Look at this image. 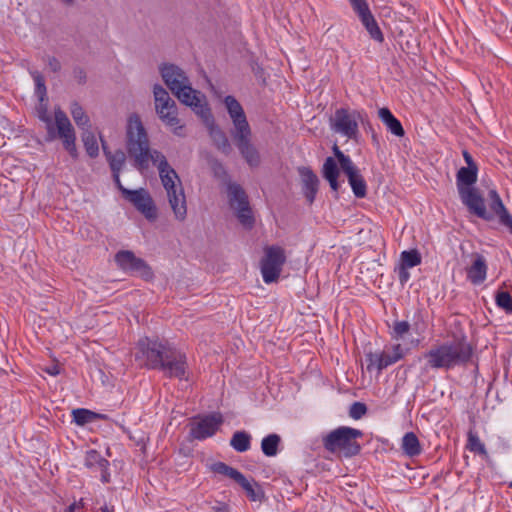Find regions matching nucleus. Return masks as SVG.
<instances>
[{
  "label": "nucleus",
  "instance_id": "61",
  "mask_svg": "<svg viewBox=\"0 0 512 512\" xmlns=\"http://www.w3.org/2000/svg\"><path fill=\"white\" fill-rule=\"evenodd\" d=\"M418 48V44L415 45V47L412 48V52L414 53V50Z\"/></svg>",
  "mask_w": 512,
  "mask_h": 512
},
{
  "label": "nucleus",
  "instance_id": "15",
  "mask_svg": "<svg viewBox=\"0 0 512 512\" xmlns=\"http://www.w3.org/2000/svg\"><path fill=\"white\" fill-rule=\"evenodd\" d=\"M223 103L232 121V137L251 130L245 111L240 102L234 96H226L223 99Z\"/></svg>",
  "mask_w": 512,
  "mask_h": 512
},
{
  "label": "nucleus",
  "instance_id": "51",
  "mask_svg": "<svg viewBox=\"0 0 512 512\" xmlns=\"http://www.w3.org/2000/svg\"><path fill=\"white\" fill-rule=\"evenodd\" d=\"M119 174H120V172H113V178H114V181H115L117 187L124 194V190H127V189L125 187H123V185L121 184L120 175Z\"/></svg>",
  "mask_w": 512,
  "mask_h": 512
},
{
  "label": "nucleus",
  "instance_id": "46",
  "mask_svg": "<svg viewBox=\"0 0 512 512\" xmlns=\"http://www.w3.org/2000/svg\"><path fill=\"white\" fill-rule=\"evenodd\" d=\"M384 362H387V367L398 360H400V354L391 355L389 351H383L380 353Z\"/></svg>",
  "mask_w": 512,
  "mask_h": 512
},
{
  "label": "nucleus",
  "instance_id": "14",
  "mask_svg": "<svg viewBox=\"0 0 512 512\" xmlns=\"http://www.w3.org/2000/svg\"><path fill=\"white\" fill-rule=\"evenodd\" d=\"M159 369L163 370L169 377L188 380L186 356L172 346L166 352L163 364H161Z\"/></svg>",
  "mask_w": 512,
  "mask_h": 512
},
{
  "label": "nucleus",
  "instance_id": "29",
  "mask_svg": "<svg viewBox=\"0 0 512 512\" xmlns=\"http://www.w3.org/2000/svg\"><path fill=\"white\" fill-rule=\"evenodd\" d=\"M491 210L498 216L501 224L509 228L512 233V217L505 208L501 199H496L490 203Z\"/></svg>",
  "mask_w": 512,
  "mask_h": 512
},
{
  "label": "nucleus",
  "instance_id": "48",
  "mask_svg": "<svg viewBox=\"0 0 512 512\" xmlns=\"http://www.w3.org/2000/svg\"><path fill=\"white\" fill-rule=\"evenodd\" d=\"M48 66L53 72H57L60 69V63L55 58L49 59Z\"/></svg>",
  "mask_w": 512,
  "mask_h": 512
},
{
  "label": "nucleus",
  "instance_id": "19",
  "mask_svg": "<svg viewBox=\"0 0 512 512\" xmlns=\"http://www.w3.org/2000/svg\"><path fill=\"white\" fill-rule=\"evenodd\" d=\"M487 261L479 253L470 255V265L466 267L467 279L474 285L482 284L487 277Z\"/></svg>",
  "mask_w": 512,
  "mask_h": 512
},
{
  "label": "nucleus",
  "instance_id": "62",
  "mask_svg": "<svg viewBox=\"0 0 512 512\" xmlns=\"http://www.w3.org/2000/svg\"><path fill=\"white\" fill-rule=\"evenodd\" d=\"M407 34H404V33H401L399 34L400 38H403L404 36H406Z\"/></svg>",
  "mask_w": 512,
  "mask_h": 512
},
{
  "label": "nucleus",
  "instance_id": "25",
  "mask_svg": "<svg viewBox=\"0 0 512 512\" xmlns=\"http://www.w3.org/2000/svg\"><path fill=\"white\" fill-rule=\"evenodd\" d=\"M104 155L109 163L112 172H120L125 164L126 156L122 150L111 152L108 150L106 142L101 140Z\"/></svg>",
  "mask_w": 512,
  "mask_h": 512
},
{
  "label": "nucleus",
  "instance_id": "47",
  "mask_svg": "<svg viewBox=\"0 0 512 512\" xmlns=\"http://www.w3.org/2000/svg\"><path fill=\"white\" fill-rule=\"evenodd\" d=\"M399 281L402 285H404L410 278V273L408 272V268H405L401 265L397 267Z\"/></svg>",
  "mask_w": 512,
  "mask_h": 512
},
{
  "label": "nucleus",
  "instance_id": "50",
  "mask_svg": "<svg viewBox=\"0 0 512 512\" xmlns=\"http://www.w3.org/2000/svg\"><path fill=\"white\" fill-rule=\"evenodd\" d=\"M463 157L468 165L467 167H477L472 156L467 151H463Z\"/></svg>",
  "mask_w": 512,
  "mask_h": 512
},
{
  "label": "nucleus",
  "instance_id": "2",
  "mask_svg": "<svg viewBox=\"0 0 512 512\" xmlns=\"http://www.w3.org/2000/svg\"><path fill=\"white\" fill-rule=\"evenodd\" d=\"M126 149L133 160L134 167L144 172L149 168V163L154 162V153H162L151 149L147 131L138 114H130L126 124Z\"/></svg>",
  "mask_w": 512,
  "mask_h": 512
},
{
  "label": "nucleus",
  "instance_id": "55",
  "mask_svg": "<svg viewBox=\"0 0 512 512\" xmlns=\"http://www.w3.org/2000/svg\"><path fill=\"white\" fill-rule=\"evenodd\" d=\"M333 151H334V154H335V156H336V158H337L338 160H339V159H341V156H340V155H344V154H343V152H341V151L339 150V148H338V146H337V145H334V147H333Z\"/></svg>",
  "mask_w": 512,
  "mask_h": 512
},
{
  "label": "nucleus",
  "instance_id": "41",
  "mask_svg": "<svg viewBox=\"0 0 512 512\" xmlns=\"http://www.w3.org/2000/svg\"><path fill=\"white\" fill-rule=\"evenodd\" d=\"M340 156H341V159H339L338 161H339L341 169L347 175V177L359 171L348 156H346V155H340Z\"/></svg>",
  "mask_w": 512,
  "mask_h": 512
},
{
  "label": "nucleus",
  "instance_id": "13",
  "mask_svg": "<svg viewBox=\"0 0 512 512\" xmlns=\"http://www.w3.org/2000/svg\"><path fill=\"white\" fill-rule=\"evenodd\" d=\"M115 261L126 272L136 274L145 280H150L153 277L151 267L143 259L136 257L131 251H119L115 255Z\"/></svg>",
  "mask_w": 512,
  "mask_h": 512
},
{
  "label": "nucleus",
  "instance_id": "35",
  "mask_svg": "<svg viewBox=\"0 0 512 512\" xmlns=\"http://www.w3.org/2000/svg\"><path fill=\"white\" fill-rule=\"evenodd\" d=\"M73 420L78 425H84L92 422L96 418H104L105 416L96 414L87 409H75L72 411Z\"/></svg>",
  "mask_w": 512,
  "mask_h": 512
},
{
  "label": "nucleus",
  "instance_id": "34",
  "mask_svg": "<svg viewBox=\"0 0 512 512\" xmlns=\"http://www.w3.org/2000/svg\"><path fill=\"white\" fill-rule=\"evenodd\" d=\"M348 181L356 197L363 198L366 195V183L359 171L348 176Z\"/></svg>",
  "mask_w": 512,
  "mask_h": 512
},
{
  "label": "nucleus",
  "instance_id": "3",
  "mask_svg": "<svg viewBox=\"0 0 512 512\" xmlns=\"http://www.w3.org/2000/svg\"><path fill=\"white\" fill-rule=\"evenodd\" d=\"M154 154L155 158L152 164L157 167L169 206L175 219L184 221L187 216V202L181 179L163 153Z\"/></svg>",
  "mask_w": 512,
  "mask_h": 512
},
{
  "label": "nucleus",
  "instance_id": "31",
  "mask_svg": "<svg viewBox=\"0 0 512 512\" xmlns=\"http://www.w3.org/2000/svg\"><path fill=\"white\" fill-rule=\"evenodd\" d=\"M82 141L85 147L87 154L91 158H95L99 155V146L96 139V136L91 131V129L85 130L82 132Z\"/></svg>",
  "mask_w": 512,
  "mask_h": 512
},
{
  "label": "nucleus",
  "instance_id": "53",
  "mask_svg": "<svg viewBox=\"0 0 512 512\" xmlns=\"http://www.w3.org/2000/svg\"><path fill=\"white\" fill-rule=\"evenodd\" d=\"M101 471V479L103 482L109 481V474L107 472V467L105 469H99Z\"/></svg>",
  "mask_w": 512,
  "mask_h": 512
},
{
  "label": "nucleus",
  "instance_id": "12",
  "mask_svg": "<svg viewBox=\"0 0 512 512\" xmlns=\"http://www.w3.org/2000/svg\"><path fill=\"white\" fill-rule=\"evenodd\" d=\"M203 121L204 125L208 130V134L212 139L214 145L224 154H229L231 152V145L228 140V137L223 132V130L215 123L214 117L211 113V110L208 106V103L204 104L202 107L195 111Z\"/></svg>",
  "mask_w": 512,
  "mask_h": 512
},
{
  "label": "nucleus",
  "instance_id": "57",
  "mask_svg": "<svg viewBox=\"0 0 512 512\" xmlns=\"http://www.w3.org/2000/svg\"><path fill=\"white\" fill-rule=\"evenodd\" d=\"M372 36L378 42H382L383 41V34H372Z\"/></svg>",
  "mask_w": 512,
  "mask_h": 512
},
{
  "label": "nucleus",
  "instance_id": "36",
  "mask_svg": "<svg viewBox=\"0 0 512 512\" xmlns=\"http://www.w3.org/2000/svg\"><path fill=\"white\" fill-rule=\"evenodd\" d=\"M421 263V256L417 250L403 251L400 255L399 265L405 268H412Z\"/></svg>",
  "mask_w": 512,
  "mask_h": 512
},
{
  "label": "nucleus",
  "instance_id": "33",
  "mask_svg": "<svg viewBox=\"0 0 512 512\" xmlns=\"http://www.w3.org/2000/svg\"><path fill=\"white\" fill-rule=\"evenodd\" d=\"M279 443L280 437L277 434H270L264 437L261 442L262 452L268 457L275 456L278 452Z\"/></svg>",
  "mask_w": 512,
  "mask_h": 512
},
{
  "label": "nucleus",
  "instance_id": "56",
  "mask_svg": "<svg viewBox=\"0 0 512 512\" xmlns=\"http://www.w3.org/2000/svg\"><path fill=\"white\" fill-rule=\"evenodd\" d=\"M100 512H114L113 506L104 505L100 508Z\"/></svg>",
  "mask_w": 512,
  "mask_h": 512
},
{
  "label": "nucleus",
  "instance_id": "21",
  "mask_svg": "<svg viewBox=\"0 0 512 512\" xmlns=\"http://www.w3.org/2000/svg\"><path fill=\"white\" fill-rule=\"evenodd\" d=\"M298 172L301 178L304 196L309 203H312L318 191L319 179L308 167H299Z\"/></svg>",
  "mask_w": 512,
  "mask_h": 512
},
{
  "label": "nucleus",
  "instance_id": "59",
  "mask_svg": "<svg viewBox=\"0 0 512 512\" xmlns=\"http://www.w3.org/2000/svg\"><path fill=\"white\" fill-rule=\"evenodd\" d=\"M62 2H64L67 5H72L74 0H62Z\"/></svg>",
  "mask_w": 512,
  "mask_h": 512
},
{
  "label": "nucleus",
  "instance_id": "54",
  "mask_svg": "<svg viewBox=\"0 0 512 512\" xmlns=\"http://www.w3.org/2000/svg\"><path fill=\"white\" fill-rule=\"evenodd\" d=\"M489 198H490L491 201H494L496 199H501L500 196L498 195V193L495 190H490L489 191Z\"/></svg>",
  "mask_w": 512,
  "mask_h": 512
},
{
  "label": "nucleus",
  "instance_id": "28",
  "mask_svg": "<svg viewBox=\"0 0 512 512\" xmlns=\"http://www.w3.org/2000/svg\"><path fill=\"white\" fill-rule=\"evenodd\" d=\"M402 449L407 456L414 457L421 453V445L413 432L406 433L402 438Z\"/></svg>",
  "mask_w": 512,
  "mask_h": 512
},
{
  "label": "nucleus",
  "instance_id": "58",
  "mask_svg": "<svg viewBox=\"0 0 512 512\" xmlns=\"http://www.w3.org/2000/svg\"><path fill=\"white\" fill-rule=\"evenodd\" d=\"M77 508V504L76 503H73L69 506L68 510L69 512H73L75 509Z\"/></svg>",
  "mask_w": 512,
  "mask_h": 512
},
{
  "label": "nucleus",
  "instance_id": "23",
  "mask_svg": "<svg viewBox=\"0 0 512 512\" xmlns=\"http://www.w3.org/2000/svg\"><path fill=\"white\" fill-rule=\"evenodd\" d=\"M477 167H462L457 172V188L461 193V189H471L472 185L477 181Z\"/></svg>",
  "mask_w": 512,
  "mask_h": 512
},
{
  "label": "nucleus",
  "instance_id": "4",
  "mask_svg": "<svg viewBox=\"0 0 512 512\" xmlns=\"http://www.w3.org/2000/svg\"><path fill=\"white\" fill-rule=\"evenodd\" d=\"M160 74L175 97L194 112L207 103L205 95L194 89L183 69L174 64H164L160 67Z\"/></svg>",
  "mask_w": 512,
  "mask_h": 512
},
{
  "label": "nucleus",
  "instance_id": "16",
  "mask_svg": "<svg viewBox=\"0 0 512 512\" xmlns=\"http://www.w3.org/2000/svg\"><path fill=\"white\" fill-rule=\"evenodd\" d=\"M124 197L148 220L153 221L157 218L156 206L146 189L124 190Z\"/></svg>",
  "mask_w": 512,
  "mask_h": 512
},
{
  "label": "nucleus",
  "instance_id": "5",
  "mask_svg": "<svg viewBox=\"0 0 512 512\" xmlns=\"http://www.w3.org/2000/svg\"><path fill=\"white\" fill-rule=\"evenodd\" d=\"M472 347L465 340H454L432 347L423 357L432 369H450L470 360Z\"/></svg>",
  "mask_w": 512,
  "mask_h": 512
},
{
  "label": "nucleus",
  "instance_id": "9",
  "mask_svg": "<svg viewBox=\"0 0 512 512\" xmlns=\"http://www.w3.org/2000/svg\"><path fill=\"white\" fill-rule=\"evenodd\" d=\"M170 347V345L163 344L157 340L141 339L137 345L135 359L139 361L140 365L159 369Z\"/></svg>",
  "mask_w": 512,
  "mask_h": 512
},
{
  "label": "nucleus",
  "instance_id": "44",
  "mask_svg": "<svg viewBox=\"0 0 512 512\" xmlns=\"http://www.w3.org/2000/svg\"><path fill=\"white\" fill-rule=\"evenodd\" d=\"M366 411H367V408H366L365 404L360 403V402H355L350 407L349 415L353 419H360L362 416L365 415Z\"/></svg>",
  "mask_w": 512,
  "mask_h": 512
},
{
  "label": "nucleus",
  "instance_id": "18",
  "mask_svg": "<svg viewBox=\"0 0 512 512\" xmlns=\"http://www.w3.org/2000/svg\"><path fill=\"white\" fill-rule=\"evenodd\" d=\"M240 154L251 167H257L260 164V154L252 143V130L238 134L232 137Z\"/></svg>",
  "mask_w": 512,
  "mask_h": 512
},
{
  "label": "nucleus",
  "instance_id": "32",
  "mask_svg": "<svg viewBox=\"0 0 512 512\" xmlns=\"http://www.w3.org/2000/svg\"><path fill=\"white\" fill-rule=\"evenodd\" d=\"M251 436L245 431H236L231 440L230 445L237 452H245L250 448Z\"/></svg>",
  "mask_w": 512,
  "mask_h": 512
},
{
  "label": "nucleus",
  "instance_id": "45",
  "mask_svg": "<svg viewBox=\"0 0 512 512\" xmlns=\"http://www.w3.org/2000/svg\"><path fill=\"white\" fill-rule=\"evenodd\" d=\"M209 166H210V168L213 171L215 176L222 177L223 175H225L224 166L218 160L211 159L209 161Z\"/></svg>",
  "mask_w": 512,
  "mask_h": 512
},
{
  "label": "nucleus",
  "instance_id": "38",
  "mask_svg": "<svg viewBox=\"0 0 512 512\" xmlns=\"http://www.w3.org/2000/svg\"><path fill=\"white\" fill-rule=\"evenodd\" d=\"M85 463L88 467H98L99 469H105L108 466V461L95 450L87 453Z\"/></svg>",
  "mask_w": 512,
  "mask_h": 512
},
{
  "label": "nucleus",
  "instance_id": "60",
  "mask_svg": "<svg viewBox=\"0 0 512 512\" xmlns=\"http://www.w3.org/2000/svg\"><path fill=\"white\" fill-rule=\"evenodd\" d=\"M226 509H227V508L224 506V507H222L221 509H219V512H225V511H226Z\"/></svg>",
  "mask_w": 512,
  "mask_h": 512
},
{
  "label": "nucleus",
  "instance_id": "43",
  "mask_svg": "<svg viewBox=\"0 0 512 512\" xmlns=\"http://www.w3.org/2000/svg\"><path fill=\"white\" fill-rule=\"evenodd\" d=\"M496 303L506 311H512V297L508 292H499L496 295Z\"/></svg>",
  "mask_w": 512,
  "mask_h": 512
},
{
  "label": "nucleus",
  "instance_id": "17",
  "mask_svg": "<svg viewBox=\"0 0 512 512\" xmlns=\"http://www.w3.org/2000/svg\"><path fill=\"white\" fill-rule=\"evenodd\" d=\"M222 423L223 417L220 413H213L198 418L191 423V436L198 440L211 437L219 429Z\"/></svg>",
  "mask_w": 512,
  "mask_h": 512
},
{
  "label": "nucleus",
  "instance_id": "7",
  "mask_svg": "<svg viewBox=\"0 0 512 512\" xmlns=\"http://www.w3.org/2000/svg\"><path fill=\"white\" fill-rule=\"evenodd\" d=\"M362 436L360 430L350 427H339L324 438V447L333 453L351 457L359 453L360 445L356 442Z\"/></svg>",
  "mask_w": 512,
  "mask_h": 512
},
{
  "label": "nucleus",
  "instance_id": "40",
  "mask_svg": "<svg viewBox=\"0 0 512 512\" xmlns=\"http://www.w3.org/2000/svg\"><path fill=\"white\" fill-rule=\"evenodd\" d=\"M410 329V325L406 321L395 322L392 330V338L396 341L404 340L405 336L408 334Z\"/></svg>",
  "mask_w": 512,
  "mask_h": 512
},
{
  "label": "nucleus",
  "instance_id": "10",
  "mask_svg": "<svg viewBox=\"0 0 512 512\" xmlns=\"http://www.w3.org/2000/svg\"><path fill=\"white\" fill-rule=\"evenodd\" d=\"M363 121V115L357 110L340 108L331 118V128L347 138H354L358 133V123Z\"/></svg>",
  "mask_w": 512,
  "mask_h": 512
},
{
  "label": "nucleus",
  "instance_id": "1",
  "mask_svg": "<svg viewBox=\"0 0 512 512\" xmlns=\"http://www.w3.org/2000/svg\"><path fill=\"white\" fill-rule=\"evenodd\" d=\"M32 77L36 85L35 92L39 99L35 114L44 125L46 140L60 139L65 150L72 157H77L76 134L68 116L59 106L54 108L53 116L49 113L44 78L38 71L32 72Z\"/></svg>",
  "mask_w": 512,
  "mask_h": 512
},
{
  "label": "nucleus",
  "instance_id": "30",
  "mask_svg": "<svg viewBox=\"0 0 512 512\" xmlns=\"http://www.w3.org/2000/svg\"><path fill=\"white\" fill-rule=\"evenodd\" d=\"M210 469L212 472L223 475L235 482L237 479H241L242 473L237 469L225 464L224 462H215L211 464Z\"/></svg>",
  "mask_w": 512,
  "mask_h": 512
},
{
  "label": "nucleus",
  "instance_id": "37",
  "mask_svg": "<svg viewBox=\"0 0 512 512\" xmlns=\"http://www.w3.org/2000/svg\"><path fill=\"white\" fill-rule=\"evenodd\" d=\"M467 448L471 452L478 453L484 457L488 456L484 443H482L479 437L472 431L468 434Z\"/></svg>",
  "mask_w": 512,
  "mask_h": 512
},
{
  "label": "nucleus",
  "instance_id": "26",
  "mask_svg": "<svg viewBox=\"0 0 512 512\" xmlns=\"http://www.w3.org/2000/svg\"><path fill=\"white\" fill-rule=\"evenodd\" d=\"M70 114L75 122V124L83 131L91 129L90 118L86 114L83 107L77 103L73 102L70 105Z\"/></svg>",
  "mask_w": 512,
  "mask_h": 512
},
{
  "label": "nucleus",
  "instance_id": "52",
  "mask_svg": "<svg viewBox=\"0 0 512 512\" xmlns=\"http://www.w3.org/2000/svg\"><path fill=\"white\" fill-rule=\"evenodd\" d=\"M45 371L52 376H56L60 373L58 365H52L50 367H47Z\"/></svg>",
  "mask_w": 512,
  "mask_h": 512
},
{
  "label": "nucleus",
  "instance_id": "24",
  "mask_svg": "<svg viewBox=\"0 0 512 512\" xmlns=\"http://www.w3.org/2000/svg\"><path fill=\"white\" fill-rule=\"evenodd\" d=\"M378 116L392 134L398 137H402L404 135L405 132L400 121L393 116L388 108L383 107L379 109Z\"/></svg>",
  "mask_w": 512,
  "mask_h": 512
},
{
  "label": "nucleus",
  "instance_id": "49",
  "mask_svg": "<svg viewBox=\"0 0 512 512\" xmlns=\"http://www.w3.org/2000/svg\"><path fill=\"white\" fill-rule=\"evenodd\" d=\"M392 350L394 351V354H400V359L404 356L406 352V349H404L400 343L393 345Z\"/></svg>",
  "mask_w": 512,
  "mask_h": 512
},
{
  "label": "nucleus",
  "instance_id": "39",
  "mask_svg": "<svg viewBox=\"0 0 512 512\" xmlns=\"http://www.w3.org/2000/svg\"><path fill=\"white\" fill-rule=\"evenodd\" d=\"M367 370L377 369L379 372L387 367V362H384L380 353H368L366 355Z\"/></svg>",
  "mask_w": 512,
  "mask_h": 512
},
{
  "label": "nucleus",
  "instance_id": "20",
  "mask_svg": "<svg viewBox=\"0 0 512 512\" xmlns=\"http://www.w3.org/2000/svg\"><path fill=\"white\" fill-rule=\"evenodd\" d=\"M462 202L468 207V209L476 214L478 217L483 219H489L484 204V199L478 193L475 188L461 189L459 193Z\"/></svg>",
  "mask_w": 512,
  "mask_h": 512
},
{
  "label": "nucleus",
  "instance_id": "42",
  "mask_svg": "<svg viewBox=\"0 0 512 512\" xmlns=\"http://www.w3.org/2000/svg\"><path fill=\"white\" fill-rule=\"evenodd\" d=\"M236 483H238L246 491L251 500H257L258 495L255 491L254 485L249 480H247L243 474L241 475V479H237Z\"/></svg>",
  "mask_w": 512,
  "mask_h": 512
},
{
  "label": "nucleus",
  "instance_id": "11",
  "mask_svg": "<svg viewBox=\"0 0 512 512\" xmlns=\"http://www.w3.org/2000/svg\"><path fill=\"white\" fill-rule=\"evenodd\" d=\"M285 262L284 250L278 246L267 247L261 260V274L265 283L278 280Z\"/></svg>",
  "mask_w": 512,
  "mask_h": 512
},
{
  "label": "nucleus",
  "instance_id": "63",
  "mask_svg": "<svg viewBox=\"0 0 512 512\" xmlns=\"http://www.w3.org/2000/svg\"><path fill=\"white\" fill-rule=\"evenodd\" d=\"M510 486L512 487V483L510 484Z\"/></svg>",
  "mask_w": 512,
  "mask_h": 512
},
{
  "label": "nucleus",
  "instance_id": "22",
  "mask_svg": "<svg viewBox=\"0 0 512 512\" xmlns=\"http://www.w3.org/2000/svg\"><path fill=\"white\" fill-rule=\"evenodd\" d=\"M354 11L358 14L361 22L367 29V32H380L376 21L371 14L368 4L365 0H349Z\"/></svg>",
  "mask_w": 512,
  "mask_h": 512
},
{
  "label": "nucleus",
  "instance_id": "6",
  "mask_svg": "<svg viewBox=\"0 0 512 512\" xmlns=\"http://www.w3.org/2000/svg\"><path fill=\"white\" fill-rule=\"evenodd\" d=\"M154 108L161 122L176 136H185V125L178 116V107L168 91L159 84L153 86Z\"/></svg>",
  "mask_w": 512,
  "mask_h": 512
},
{
  "label": "nucleus",
  "instance_id": "27",
  "mask_svg": "<svg viewBox=\"0 0 512 512\" xmlns=\"http://www.w3.org/2000/svg\"><path fill=\"white\" fill-rule=\"evenodd\" d=\"M338 175L339 169L337 167L336 161L332 157H328L323 165V176L329 182L330 187L334 191H337L338 189Z\"/></svg>",
  "mask_w": 512,
  "mask_h": 512
},
{
  "label": "nucleus",
  "instance_id": "8",
  "mask_svg": "<svg viewBox=\"0 0 512 512\" xmlns=\"http://www.w3.org/2000/svg\"><path fill=\"white\" fill-rule=\"evenodd\" d=\"M227 198L229 207L240 224L245 228H251L254 225V216L243 188L237 183H229L227 185Z\"/></svg>",
  "mask_w": 512,
  "mask_h": 512
}]
</instances>
